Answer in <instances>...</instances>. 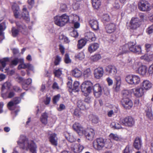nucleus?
Returning a JSON list of instances; mask_svg holds the SVG:
<instances>
[{
  "instance_id": "obj_16",
  "label": "nucleus",
  "mask_w": 153,
  "mask_h": 153,
  "mask_svg": "<svg viewBox=\"0 0 153 153\" xmlns=\"http://www.w3.org/2000/svg\"><path fill=\"white\" fill-rule=\"evenodd\" d=\"M84 148V147L79 144H72L71 146V149L72 151L75 153H79Z\"/></svg>"
},
{
  "instance_id": "obj_28",
  "label": "nucleus",
  "mask_w": 153,
  "mask_h": 153,
  "mask_svg": "<svg viewBox=\"0 0 153 153\" xmlns=\"http://www.w3.org/2000/svg\"><path fill=\"white\" fill-rule=\"evenodd\" d=\"M116 80V86L115 87V90L116 92L119 91L120 90L121 84V80L120 77L119 76H116L115 77Z\"/></svg>"
},
{
  "instance_id": "obj_47",
  "label": "nucleus",
  "mask_w": 153,
  "mask_h": 153,
  "mask_svg": "<svg viewBox=\"0 0 153 153\" xmlns=\"http://www.w3.org/2000/svg\"><path fill=\"white\" fill-rule=\"evenodd\" d=\"M111 126L114 129H119L122 128L120 124L118 123H112L111 124Z\"/></svg>"
},
{
  "instance_id": "obj_52",
  "label": "nucleus",
  "mask_w": 153,
  "mask_h": 153,
  "mask_svg": "<svg viewBox=\"0 0 153 153\" xmlns=\"http://www.w3.org/2000/svg\"><path fill=\"white\" fill-rule=\"evenodd\" d=\"M9 59L8 58H5L3 59L0 60V63H1L2 67L3 68L5 67Z\"/></svg>"
},
{
  "instance_id": "obj_36",
  "label": "nucleus",
  "mask_w": 153,
  "mask_h": 153,
  "mask_svg": "<svg viewBox=\"0 0 153 153\" xmlns=\"http://www.w3.org/2000/svg\"><path fill=\"white\" fill-rule=\"evenodd\" d=\"M68 23H74L75 22L79 20V17L76 15H71L69 16H68Z\"/></svg>"
},
{
  "instance_id": "obj_8",
  "label": "nucleus",
  "mask_w": 153,
  "mask_h": 153,
  "mask_svg": "<svg viewBox=\"0 0 153 153\" xmlns=\"http://www.w3.org/2000/svg\"><path fill=\"white\" fill-rule=\"evenodd\" d=\"M141 24L140 21L138 18H132L130 22L129 27L130 29H135L139 27Z\"/></svg>"
},
{
  "instance_id": "obj_1",
  "label": "nucleus",
  "mask_w": 153,
  "mask_h": 153,
  "mask_svg": "<svg viewBox=\"0 0 153 153\" xmlns=\"http://www.w3.org/2000/svg\"><path fill=\"white\" fill-rule=\"evenodd\" d=\"M18 143L20 147L24 149H29L32 153H36V146L32 141H29L24 135H21Z\"/></svg>"
},
{
  "instance_id": "obj_18",
  "label": "nucleus",
  "mask_w": 153,
  "mask_h": 153,
  "mask_svg": "<svg viewBox=\"0 0 153 153\" xmlns=\"http://www.w3.org/2000/svg\"><path fill=\"white\" fill-rule=\"evenodd\" d=\"M132 91L134 95L136 97H140L143 95V90L140 87H137L134 88L132 89Z\"/></svg>"
},
{
  "instance_id": "obj_2",
  "label": "nucleus",
  "mask_w": 153,
  "mask_h": 153,
  "mask_svg": "<svg viewBox=\"0 0 153 153\" xmlns=\"http://www.w3.org/2000/svg\"><path fill=\"white\" fill-rule=\"evenodd\" d=\"M19 62L21 63L18 66V68L19 69L23 68H27L28 70L33 71L34 68L33 66L30 63H25L24 62V60L23 59H18L16 58L12 61L10 64L11 66L16 65L18 62Z\"/></svg>"
},
{
  "instance_id": "obj_26",
  "label": "nucleus",
  "mask_w": 153,
  "mask_h": 153,
  "mask_svg": "<svg viewBox=\"0 0 153 153\" xmlns=\"http://www.w3.org/2000/svg\"><path fill=\"white\" fill-rule=\"evenodd\" d=\"M145 115L146 118L151 120H153V114L151 107H147L145 111Z\"/></svg>"
},
{
  "instance_id": "obj_27",
  "label": "nucleus",
  "mask_w": 153,
  "mask_h": 153,
  "mask_svg": "<svg viewBox=\"0 0 153 153\" xmlns=\"http://www.w3.org/2000/svg\"><path fill=\"white\" fill-rule=\"evenodd\" d=\"M57 138L56 134L54 133L51 134L49 138V140L51 144L55 146H56L58 145Z\"/></svg>"
},
{
  "instance_id": "obj_34",
  "label": "nucleus",
  "mask_w": 153,
  "mask_h": 153,
  "mask_svg": "<svg viewBox=\"0 0 153 153\" xmlns=\"http://www.w3.org/2000/svg\"><path fill=\"white\" fill-rule=\"evenodd\" d=\"M12 8L15 17L16 18H18L19 14V6L16 4H14L13 5Z\"/></svg>"
},
{
  "instance_id": "obj_40",
  "label": "nucleus",
  "mask_w": 153,
  "mask_h": 153,
  "mask_svg": "<svg viewBox=\"0 0 153 153\" xmlns=\"http://www.w3.org/2000/svg\"><path fill=\"white\" fill-rule=\"evenodd\" d=\"M79 83L77 81H75L73 84V88L72 91L74 92H78L79 91Z\"/></svg>"
},
{
  "instance_id": "obj_42",
  "label": "nucleus",
  "mask_w": 153,
  "mask_h": 153,
  "mask_svg": "<svg viewBox=\"0 0 153 153\" xmlns=\"http://www.w3.org/2000/svg\"><path fill=\"white\" fill-rule=\"evenodd\" d=\"M16 25L19 30H25L26 26L23 23L21 22H17L16 23Z\"/></svg>"
},
{
  "instance_id": "obj_57",
  "label": "nucleus",
  "mask_w": 153,
  "mask_h": 153,
  "mask_svg": "<svg viewBox=\"0 0 153 153\" xmlns=\"http://www.w3.org/2000/svg\"><path fill=\"white\" fill-rule=\"evenodd\" d=\"M74 114L78 117H80L82 115V113L79 109H75L74 112Z\"/></svg>"
},
{
  "instance_id": "obj_50",
  "label": "nucleus",
  "mask_w": 153,
  "mask_h": 153,
  "mask_svg": "<svg viewBox=\"0 0 153 153\" xmlns=\"http://www.w3.org/2000/svg\"><path fill=\"white\" fill-rule=\"evenodd\" d=\"M109 136L111 138L116 141L120 140H121V138L119 137L118 135L117 134H111L109 135Z\"/></svg>"
},
{
  "instance_id": "obj_60",
  "label": "nucleus",
  "mask_w": 153,
  "mask_h": 153,
  "mask_svg": "<svg viewBox=\"0 0 153 153\" xmlns=\"http://www.w3.org/2000/svg\"><path fill=\"white\" fill-rule=\"evenodd\" d=\"M65 61L66 63H69L71 62V60L70 59L68 54H66L65 55Z\"/></svg>"
},
{
  "instance_id": "obj_10",
  "label": "nucleus",
  "mask_w": 153,
  "mask_h": 153,
  "mask_svg": "<svg viewBox=\"0 0 153 153\" xmlns=\"http://www.w3.org/2000/svg\"><path fill=\"white\" fill-rule=\"evenodd\" d=\"M138 8L140 10L143 11H148L151 9L150 5L147 2L141 1L138 4Z\"/></svg>"
},
{
  "instance_id": "obj_3",
  "label": "nucleus",
  "mask_w": 153,
  "mask_h": 153,
  "mask_svg": "<svg viewBox=\"0 0 153 153\" xmlns=\"http://www.w3.org/2000/svg\"><path fill=\"white\" fill-rule=\"evenodd\" d=\"M68 16L64 14L61 16H56L54 17V22L58 26L62 27L68 23Z\"/></svg>"
},
{
  "instance_id": "obj_46",
  "label": "nucleus",
  "mask_w": 153,
  "mask_h": 153,
  "mask_svg": "<svg viewBox=\"0 0 153 153\" xmlns=\"http://www.w3.org/2000/svg\"><path fill=\"white\" fill-rule=\"evenodd\" d=\"M132 149L131 146L127 145L123 150V153H132Z\"/></svg>"
},
{
  "instance_id": "obj_56",
  "label": "nucleus",
  "mask_w": 153,
  "mask_h": 153,
  "mask_svg": "<svg viewBox=\"0 0 153 153\" xmlns=\"http://www.w3.org/2000/svg\"><path fill=\"white\" fill-rule=\"evenodd\" d=\"M11 31L12 36L14 37L17 36L18 34L19 33V30L15 27H12L11 30Z\"/></svg>"
},
{
  "instance_id": "obj_53",
  "label": "nucleus",
  "mask_w": 153,
  "mask_h": 153,
  "mask_svg": "<svg viewBox=\"0 0 153 153\" xmlns=\"http://www.w3.org/2000/svg\"><path fill=\"white\" fill-rule=\"evenodd\" d=\"M102 20L104 22H109L110 21V17L109 15L107 14H103L102 17Z\"/></svg>"
},
{
  "instance_id": "obj_20",
  "label": "nucleus",
  "mask_w": 153,
  "mask_h": 153,
  "mask_svg": "<svg viewBox=\"0 0 153 153\" xmlns=\"http://www.w3.org/2000/svg\"><path fill=\"white\" fill-rule=\"evenodd\" d=\"M11 84L10 82H6L4 83L2 85L1 88V96L4 99H6L8 98V95L6 93H3L4 90L7 88L9 89L10 88L11 86Z\"/></svg>"
},
{
  "instance_id": "obj_43",
  "label": "nucleus",
  "mask_w": 153,
  "mask_h": 153,
  "mask_svg": "<svg viewBox=\"0 0 153 153\" xmlns=\"http://www.w3.org/2000/svg\"><path fill=\"white\" fill-rule=\"evenodd\" d=\"M122 99L129 98L130 94L129 91L127 90H124L122 92Z\"/></svg>"
},
{
  "instance_id": "obj_58",
  "label": "nucleus",
  "mask_w": 153,
  "mask_h": 153,
  "mask_svg": "<svg viewBox=\"0 0 153 153\" xmlns=\"http://www.w3.org/2000/svg\"><path fill=\"white\" fill-rule=\"evenodd\" d=\"M146 32L148 34H150L153 32V24L151 25L147 28Z\"/></svg>"
},
{
  "instance_id": "obj_41",
  "label": "nucleus",
  "mask_w": 153,
  "mask_h": 153,
  "mask_svg": "<svg viewBox=\"0 0 153 153\" xmlns=\"http://www.w3.org/2000/svg\"><path fill=\"white\" fill-rule=\"evenodd\" d=\"M75 57L76 59L79 60H82L85 58V55L83 52H81L76 54Z\"/></svg>"
},
{
  "instance_id": "obj_49",
  "label": "nucleus",
  "mask_w": 153,
  "mask_h": 153,
  "mask_svg": "<svg viewBox=\"0 0 153 153\" xmlns=\"http://www.w3.org/2000/svg\"><path fill=\"white\" fill-rule=\"evenodd\" d=\"M62 60V58L59 55H56L55 58L54 63L55 65H57L59 64Z\"/></svg>"
},
{
  "instance_id": "obj_4",
  "label": "nucleus",
  "mask_w": 153,
  "mask_h": 153,
  "mask_svg": "<svg viewBox=\"0 0 153 153\" xmlns=\"http://www.w3.org/2000/svg\"><path fill=\"white\" fill-rule=\"evenodd\" d=\"M106 140L100 137L97 138L93 141V145L94 149L97 151L102 150L105 146Z\"/></svg>"
},
{
  "instance_id": "obj_33",
  "label": "nucleus",
  "mask_w": 153,
  "mask_h": 153,
  "mask_svg": "<svg viewBox=\"0 0 153 153\" xmlns=\"http://www.w3.org/2000/svg\"><path fill=\"white\" fill-rule=\"evenodd\" d=\"M22 16L23 18L27 22H28L29 21L30 19L28 13L27 11L26 8H24L23 9Z\"/></svg>"
},
{
  "instance_id": "obj_29",
  "label": "nucleus",
  "mask_w": 153,
  "mask_h": 153,
  "mask_svg": "<svg viewBox=\"0 0 153 153\" xmlns=\"http://www.w3.org/2000/svg\"><path fill=\"white\" fill-rule=\"evenodd\" d=\"M147 68L144 65H142L138 68L139 74L143 76H145L147 73Z\"/></svg>"
},
{
  "instance_id": "obj_48",
  "label": "nucleus",
  "mask_w": 153,
  "mask_h": 153,
  "mask_svg": "<svg viewBox=\"0 0 153 153\" xmlns=\"http://www.w3.org/2000/svg\"><path fill=\"white\" fill-rule=\"evenodd\" d=\"M16 105L12 100L8 102L7 104V107L8 109L11 110L14 109V108Z\"/></svg>"
},
{
  "instance_id": "obj_19",
  "label": "nucleus",
  "mask_w": 153,
  "mask_h": 153,
  "mask_svg": "<svg viewBox=\"0 0 153 153\" xmlns=\"http://www.w3.org/2000/svg\"><path fill=\"white\" fill-rule=\"evenodd\" d=\"M104 70L102 67H98L95 69L94 71V76L97 79H100L103 75Z\"/></svg>"
},
{
  "instance_id": "obj_55",
  "label": "nucleus",
  "mask_w": 153,
  "mask_h": 153,
  "mask_svg": "<svg viewBox=\"0 0 153 153\" xmlns=\"http://www.w3.org/2000/svg\"><path fill=\"white\" fill-rule=\"evenodd\" d=\"M59 38L60 40H63L66 43H69L70 42L68 38L62 34L60 35Z\"/></svg>"
},
{
  "instance_id": "obj_7",
  "label": "nucleus",
  "mask_w": 153,
  "mask_h": 153,
  "mask_svg": "<svg viewBox=\"0 0 153 153\" xmlns=\"http://www.w3.org/2000/svg\"><path fill=\"white\" fill-rule=\"evenodd\" d=\"M93 85L92 83L90 81H85L81 85L82 91L85 94L90 93L92 89Z\"/></svg>"
},
{
  "instance_id": "obj_17",
  "label": "nucleus",
  "mask_w": 153,
  "mask_h": 153,
  "mask_svg": "<svg viewBox=\"0 0 153 153\" xmlns=\"http://www.w3.org/2000/svg\"><path fill=\"white\" fill-rule=\"evenodd\" d=\"M93 89L95 96L98 97L101 95L102 92V89L101 85L99 84L95 85L93 87Z\"/></svg>"
},
{
  "instance_id": "obj_22",
  "label": "nucleus",
  "mask_w": 153,
  "mask_h": 153,
  "mask_svg": "<svg viewBox=\"0 0 153 153\" xmlns=\"http://www.w3.org/2000/svg\"><path fill=\"white\" fill-rule=\"evenodd\" d=\"M89 23L91 27L94 30H96L99 29L98 22L97 20L91 19L89 21Z\"/></svg>"
},
{
  "instance_id": "obj_45",
  "label": "nucleus",
  "mask_w": 153,
  "mask_h": 153,
  "mask_svg": "<svg viewBox=\"0 0 153 153\" xmlns=\"http://www.w3.org/2000/svg\"><path fill=\"white\" fill-rule=\"evenodd\" d=\"M78 107L81 110H83L85 109L86 107L85 104L82 102V101L79 100L77 102Z\"/></svg>"
},
{
  "instance_id": "obj_35",
  "label": "nucleus",
  "mask_w": 153,
  "mask_h": 153,
  "mask_svg": "<svg viewBox=\"0 0 153 153\" xmlns=\"http://www.w3.org/2000/svg\"><path fill=\"white\" fill-rule=\"evenodd\" d=\"M83 75L85 79L91 78L92 75L90 69L88 68L85 70L83 72Z\"/></svg>"
},
{
  "instance_id": "obj_5",
  "label": "nucleus",
  "mask_w": 153,
  "mask_h": 153,
  "mask_svg": "<svg viewBox=\"0 0 153 153\" xmlns=\"http://www.w3.org/2000/svg\"><path fill=\"white\" fill-rule=\"evenodd\" d=\"M125 80L130 85H136L140 82V78L138 76L129 75L126 77Z\"/></svg>"
},
{
  "instance_id": "obj_21",
  "label": "nucleus",
  "mask_w": 153,
  "mask_h": 153,
  "mask_svg": "<svg viewBox=\"0 0 153 153\" xmlns=\"http://www.w3.org/2000/svg\"><path fill=\"white\" fill-rule=\"evenodd\" d=\"M142 145V143L141 138L139 137H136L133 143L134 148L137 150H139L141 148Z\"/></svg>"
},
{
  "instance_id": "obj_15",
  "label": "nucleus",
  "mask_w": 153,
  "mask_h": 153,
  "mask_svg": "<svg viewBox=\"0 0 153 153\" xmlns=\"http://www.w3.org/2000/svg\"><path fill=\"white\" fill-rule=\"evenodd\" d=\"M121 102L122 105L126 109H129L131 108L133 103L129 98L122 99Z\"/></svg>"
},
{
  "instance_id": "obj_44",
  "label": "nucleus",
  "mask_w": 153,
  "mask_h": 153,
  "mask_svg": "<svg viewBox=\"0 0 153 153\" xmlns=\"http://www.w3.org/2000/svg\"><path fill=\"white\" fill-rule=\"evenodd\" d=\"M101 58V56L100 54H95L91 57V61L94 62H97Z\"/></svg>"
},
{
  "instance_id": "obj_37",
  "label": "nucleus",
  "mask_w": 153,
  "mask_h": 153,
  "mask_svg": "<svg viewBox=\"0 0 153 153\" xmlns=\"http://www.w3.org/2000/svg\"><path fill=\"white\" fill-rule=\"evenodd\" d=\"M72 74L75 77H79L81 76L82 72L78 69L75 68L72 71Z\"/></svg>"
},
{
  "instance_id": "obj_31",
  "label": "nucleus",
  "mask_w": 153,
  "mask_h": 153,
  "mask_svg": "<svg viewBox=\"0 0 153 153\" xmlns=\"http://www.w3.org/2000/svg\"><path fill=\"white\" fill-rule=\"evenodd\" d=\"M48 116L47 113H43L40 118V120L42 124L45 125L48 123Z\"/></svg>"
},
{
  "instance_id": "obj_23",
  "label": "nucleus",
  "mask_w": 153,
  "mask_h": 153,
  "mask_svg": "<svg viewBox=\"0 0 153 153\" xmlns=\"http://www.w3.org/2000/svg\"><path fill=\"white\" fill-rule=\"evenodd\" d=\"M99 47V45L97 43H94L89 45L88 50V51L92 53L96 51Z\"/></svg>"
},
{
  "instance_id": "obj_12",
  "label": "nucleus",
  "mask_w": 153,
  "mask_h": 153,
  "mask_svg": "<svg viewBox=\"0 0 153 153\" xmlns=\"http://www.w3.org/2000/svg\"><path fill=\"white\" fill-rule=\"evenodd\" d=\"M105 71L108 73V75L114 76L117 72L116 67L114 65H109L106 66L105 69Z\"/></svg>"
},
{
  "instance_id": "obj_62",
  "label": "nucleus",
  "mask_w": 153,
  "mask_h": 153,
  "mask_svg": "<svg viewBox=\"0 0 153 153\" xmlns=\"http://www.w3.org/2000/svg\"><path fill=\"white\" fill-rule=\"evenodd\" d=\"M70 34L71 36L74 37H76L78 36V33L77 31L74 29L71 33Z\"/></svg>"
},
{
  "instance_id": "obj_59",
  "label": "nucleus",
  "mask_w": 153,
  "mask_h": 153,
  "mask_svg": "<svg viewBox=\"0 0 153 153\" xmlns=\"http://www.w3.org/2000/svg\"><path fill=\"white\" fill-rule=\"evenodd\" d=\"M152 47V44H150L148 43H146L145 44V49L146 51L147 52L149 51L151 49Z\"/></svg>"
},
{
  "instance_id": "obj_13",
  "label": "nucleus",
  "mask_w": 153,
  "mask_h": 153,
  "mask_svg": "<svg viewBox=\"0 0 153 153\" xmlns=\"http://www.w3.org/2000/svg\"><path fill=\"white\" fill-rule=\"evenodd\" d=\"M116 29V25L113 23H111L107 24L105 27L106 32L109 34L114 32Z\"/></svg>"
},
{
  "instance_id": "obj_61",
  "label": "nucleus",
  "mask_w": 153,
  "mask_h": 153,
  "mask_svg": "<svg viewBox=\"0 0 153 153\" xmlns=\"http://www.w3.org/2000/svg\"><path fill=\"white\" fill-rule=\"evenodd\" d=\"M67 139L70 142L72 143L74 142L76 140V139L73 135H69Z\"/></svg>"
},
{
  "instance_id": "obj_39",
  "label": "nucleus",
  "mask_w": 153,
  "mask_h": 153,
  "mask_svg": "<svg viewBox=\"0 0 153 153\" xmlns=\"http://www.w3.org/2000/svg\"><path fill=\"white\" fill-rule=\"evenodd\" d=\"M118 110V108L116 107H114L113 109L108 111V115L109 117H111L115 113L117 112Z\"/></svg>"
},
{
  "instance_id": "obj_32",
  "label": "nucleus",
  "mask_w": 153,
  "mask_h": 153,
  "mask_svg": "<svg viewBox=\"0 0 153 153\" xmlns=\"http://www.w3.org/2000/svg\"><path fill=\"white\" fill-rule=\"evenodd\" d=\"M87 42L86 39H82L78 40L77 45L78 48L79 49L82 48L85 45Z\"/></svg>"
},
{
  "instance_id": "obj_64",
  "label": "nucleus",
  "mask_w": 153,
  "mask_h": 153,
  "mask_svg": "<svg viewBox=\"0 0 153 153\" xmlns=\"http://www.w3.org/2000/svg\"><path fill=\"white\" fill-rule=\"evenodd\" d=\"M122 53H126L128 51V46H126V44H125L123 46L122 48Z\"/></svg>"
},
{
  "instance_id": "obj_6",
  "label": "nucleus",
  "mask_w": 153,
  "mask_h": 153,
  "mask_svg": "<svg viewBox=\"0 0 153 153\" xmlns=\"http://www.w3.org/2000/svg\"><path fill=\"white\" fill-rule=\"evenodd\" d=\"M136 42H130L126 44V46H128V49L131 51L138 54L142 53L141 47L140 45L136 46Z\"/></svg>"
},
{
  "instance_id": "obj_30",
  "label": "nucleus",
  "mask_w": 153,
  "mask_h": 153,
  "mask_svg": "<svg viewBox=\"0 0 153 153\" xmlns=\"http://www.w3.org/2000/svg\"><path fill=\"white\" fill-rule=\"evenodd\" d=\"M6 28L5 24L4 22L0 24V40H3L4 38L3 31L5 30Z\"/></svg>"
},
{
  "instance_id": "obj_24",
  "label": "nucleus",
  "mask_w": 153,
  "mask_h": 153,
  "mask_svg": "<svg viewBox=\"0 0 153 153\" xmlns=\"http://www.w3.org/2000/svg\"><path fill=\"white\" fill-rule=\"evenodd\" d=\"M142 88L143 89L146 90H149L152 87V83L148 80H144L141 84Z\"/></svg>"
},
{
  "instance_id": "obj_25",
  "label": "nucleus",
  "mask_w": 153,
  "mask_h": 153,
  "mask_svg": "<svg viewBox=\"0 0 153 153\" xmlns=\"http://www.w3.org/2000/svg\"><path fill=\"white\" fill-rule=\"evenodd\" d=\"M137 62H135L134 60H132L131 58L128 59L127 62L124 64V66L126 67H131L135 69L137 67Z\"/></svg>"
},
{
  "instance_id": "obj_11",
  "label": "nucleus",
  "mask_w": 153,
  "mask_h": 153,
  "mask_svg": "<svg viewBox=\"0 0 153 153\" xmlns=\"http://www.w3.org/2000/svg\"><path fill=\"white\" fill-rule=\"evenodd\" d=\"M83 134L85 135L87 140L91 141L93 139L95 134L94 130L92 128L88 129L86 130L85 129Z\"/></svg>"
},
{
  "instance_id": "obj_63",
  "label": "nucleus",
  "mask_w": 153,
  "mask_h": 153,
  "mask_svg": "<svg viewBox=\"0 0 153 153\" xmlns=\"http://www.w3.org/2000/svg\"><path fill=\"white\" fill-rule=\"evenodd\" d=\"M60 97V95L58 94L55 96L53 99V101L54 104H56L57 102L59 101Z\"/></svg>"
},
{
  "instance_id": "obj_38",
  "label": "nucleus",
  "mask_w": 153,
  "mask_h": 153,
  "mask_svg": "<svg viewBox=\"0 0 153 153\" xmlns=\"http://www.w3.org/2000/svg\"><path fill=\"white\" fill-rule=\"evenodd\" d=\"M92 6L93 7L97 9L100 7L101 2L100 0H91Z\"/></svg>"
},
{
  "instance_id": "obj_14",
  "label": "nucleus",
  "mask_w": 153,
  "mask_h": 153,
  "mask_svg": "<svg viewBox=\"0 0 153 153\" xmlns=\"http://www.w3.org/2000/svg\"><path fill=\"white\" fill-rule=\"evenodd\" d=\"M73 128L79 135L82 136L85 132L84 128L79 123H75L73 126Z\"/></svg>"
},
{
  "instance_id": "obj_9",
  "label": "nucleus",
  "mask_w": 153,
  "mask_h": 153,
  "mask_svg": "<svg viewBox=\"0 0 153 153\" xmlns=\"http://www.w3.org/2000/svg\"><path fill=\"white\" fill-rule=\"evenodd\" d=\"M122 125L126 126L131 127L134 124V121L131 117H128L121 120L120 121Z\"/></svg>"
},
{
  "instance_id": "obj_54",
  "label": "nucleus",
  "mask_w": 153,
  "mask_h": 153,
  "mask_svg": "<svg viewBox=\"0 0 153 153\" xmlns=\"http://www.w3.org/2000/svg\"><path fill=\"white\" fill-rule=\"evenodd\" d=\"M91 121L92 123L95 124L99 122V118L96 116L93 115H91Z\"/></svg>"
},
{
  "instance_id": "obj_51",
  "label": "nucleus",
  "mask_w": 153,
  "mask_h": 153,
  "mask_svg": "<svg viewBox=\"0 0 153 153\" xmlns=\"http://www.w3.org/2000/svg\"><path fill=\"white\" fill-rule=\"evenodd\" d=\"M53 73L56 76L59 77L62 74L61 69L59 68L58 69H55L53 71Z\"/></svg>"
}]
</instances>
